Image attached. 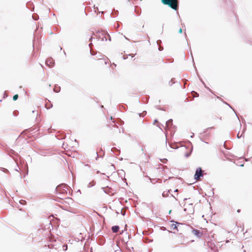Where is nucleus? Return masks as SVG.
Returning a JSON list of instances; mask_svg holds the SVG:
<instances>
[{"label":"nucleus","mask_w":252,"mask_h":252,"mask_svg":"<svg viewBox=\"0 0 252 252\" xmlns=\"http://www.w3.org/2000/svg\"><path fill=\"white\" fill-rule=\"evenodd\" d=\"M164 5H167L175 10L178 9V0H161Z\"/></svg>","instance_id":"1"},{"label":"nucleus","mask_w":252,"mask_h":252,"mask_svg":"<svg viewBox=\"0 0 252 252\" xmlns=\"http://www.w3.org/2000/svg\"><path fill=\"white\" fill-rule=\"evenodd\" d=\"M94 64L98 68H102L107 63V60L104 58L94 59Z\"/></svg>","instance_id":"2"},{"label":"nucleus","mask_w":252,"mask_h":252,"mask_svg":"<svg viewBox=\"0 0 252 252\" xmlns=\"http://www.w3.org/2000/svg\"><path fill=\"white\" fill-rule=\"evenodd\" d=\"M184 207V211L185 212H187L189 213H193L194 212V207L192 204H187L185 203Z\"/></svg>","instance_id":"3"},{"label":"nucleus","mask_w":252,"mask_h":252,"mask_svg":"<svg viewBox=\"0 0 252 252\" xmlns=\"http://www.w3.org/2000/svg\"><path fill=\"white\" fill-rule=\"evenodd\" d=\"M203 173H202V170L201 168V167L198 168L195 172V175H194V179L197 180L199 181L200 180V177L203 176Z\"/></svg>","instance_id":"4"},{"label":"nucleus","mask_w":252,"mask_h":252,"mask_svg":"<svg viewBox=\"0 0 252 252\" xmlns=\"http://www.w3.org/2000/svg\"><path fill=\"white\" fill-rule=\"evenodd\" d=\"M192 233L195 235L196 236L200 238L202 237L203 235V233L199 231L198 230L193 229L192 230Z\"/></svg>","instance_id":"5"},{"label":"nucleus","mask_w":252,"mask_h":252,"mask_svg":"<svg viewBox=\"0 0 252 252\" xmlns=\"http://www.w3.org/2000/svg\"><path fill=\"white\" fill-rule=\"evenodd\" d=\"M46 64L47 65H48L49 67H51L54 65V62L53 61V60L51 58H49L46 60Z\"/></svg>","instance_id":"6"},{"label":"nucleus","mask_w":252,"mask_h":252,"mask_svg":"<svg viewBox=\"0 0 252 252\" xmlns=\"http://www.w3.org/2000/svg\"><path fill=\"white\" fill-rule=\"evenodd\" d=\"M94 32L91 31H88L86 32L85 37L86 38H89V40L91 41L93 37Z\"/></svg>","instance_id":"7"},{"label":"nucleus","mask_w":252,"mask_h":252,"mask_svg":"<svg viewBox=\"0 0 252 252\" xmlns=\"http://www.w3.org/2000/svg\"><path fill=\"white\" fill-rule=\"evenodd\" d=\"M170 229L172 230H177V223H172L171 224Z\"/></svg>","instance_id":"8"},{"label":"nucleus","mask_w":252,"mask_h":252,"mask_svg":"<svg viewBox=\"0 0 252 252\" xmlns=\"http://www.w3.org/2000/svg\"><path fill=\"white\" fill-rule=\"evenodd\" d=\"M119 229V227L118 226H113L112 227V230L114 233H117Z\"/></svg>","instance_id":"9"},{"label":"nucleus","mask_w":252,"mask_h":252,"mask_svg":"<svg viewBox=\"0 0 252 252\" xmlns=\"http://www.w3.org/2000/svg\"><path fill=\"white\" fill-rule=\"evenodd\" d=\"M169 191H167V192H165V191H164L163 193H162V196L163 197H167L168 195V192H169Z\"/></svg>","instance_id":"10"},{"label":"nucleus","mask_w":252,"mask_h":252,"mask_svg":"<svg viewBox=\"0 0 252 252\" xmlns=\"http://www.w3.org/2000/svg\"><path fill=\"white\" fill-rule=\"evenodd\" d=\"M172 120L171 119L168 120L167 122H166V125L167 126H169L170 125H171L172 124Z\"/></svg>","instance_id":"11"},{"label":"nucleus","mask_w":252,"mask_h":252,"mask_svg":"<svg viewBox=\"0 0 252 252\" xmlns=\"http://www.w3.org/2000/svg\"><path fill=\"white\" fill-rule=\"evenodd\" d=\"M18 98V94H15L13 96V99L14 100H16Z\"/></svg>","instance_id":"12"},{"label":"nucleus","mask_w":252,"mask_h":252,"mask_svg":"<svg viewBox=\"0 0 252 252\" xmlns=\"http://www.w3.org/2000/svg\"><path fill=\"white\" fill-rule=\"evenodd\" d=\"M179 32L180 33H182V29L181 28H180V29H179Z\"/></svg>","instance_id":"13"},{"label":"nucleus","mask_w":252,"mask_h":252,"mask_svg":"<svg viewBox=\"0 0 252 252\" xmlns=\"http://www.w3.org/2000/svg\"><path fill=\"white\" fill-rule=\"evenodd\" d=\"M155 123H158V121L157 120H155L154 124H155Z\"/></svg>","instance_id":"14"},{"label":"nucleus","mask_w":252,"mask_h":252,"mask_svg":"<svg viewBox=\"0 0 252 252\" xmlns=\"http://www.w3.org/2000/svg\"><path fill=\"white\" fill-rule=\"evenodd\" d=\"M110 120H113V118H112V116L110 117Z\"/></svg>","instance_id":"15"},{"label":"nucleus","mask_w":252,"mask_h":252,"mask_svg":"<svg viewBox=\"0 0 252 252\" xmlns=\"http://www.w3.org/2000/svg\"><path fill=\"white\" fill-rule=\"evenodd\" d=\"M178 189H176L175 190V192H178Z\"/></svg>","instance_id":"16"},{"label":"nucleus","mask_w":252,"mask_h":252,"mask_svg":"<svg viewBox=\"0 0 252 252\" xmlns=\"http://www.w3.org/2000/svg\"><path fill=\"white\" fill-rule=\"evenodd\" d=\"M240 212V210L239 209H238V210H237V212L239 213Z\"/></svg>","instance_id":"17"},{"label":"nucleus","mask_w":252,"mask_h":252,"mask_svg":"<svg viewBox=\"0 0 252 252\" xmlns=\"http://www.w3.org/2000/svg\"><path fill=\"white\" fill-rule=\"evenodd\" d=\"M171 210H170V211H169V214H170V213H171Z\"/></svg>","instance_id":"18"}]
</instances>
